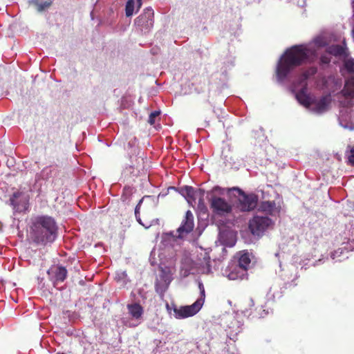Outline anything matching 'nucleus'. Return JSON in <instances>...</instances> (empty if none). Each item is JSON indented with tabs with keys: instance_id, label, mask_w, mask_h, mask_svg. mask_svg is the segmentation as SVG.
Listing matches in <instances>:
<instances>
[{
	"instance_id": "2",
	"label": "nucleus",
	"mask_w": 354,
	"mask_h": 354,
	"mask_svg": "<svg viewBox=\"0 0 354 354\" xmlns=\"http://www.w3.org/2000/svg\"><path fill=\"white\" fill-rule=\"evenodd\" d=\"M308 49L304 45H295L288 48L277 64V75L283 80L296 67L301 66L308 58Z\"/></svg>"
},
{
	"instance_id": "33",
	"label": "nucleus",
	"mask_w": 354,
	"mask_h": 354,
	"mask_svg": "<svg viewBox=\"0 0 354 354\" xmlns=\"http://www.w3.org/2000/svg\"><path fill=\"white\" fill-rule=\"evenodd\" d=\"M196 91L198 93H200L201 91H198L197 89H196Z\"/></svg>"
},
{
	"instance_id": "29",
	"label": "nucleus",
	"mask_w": 354,
	"mask_h": 354,
	"mask_svg": "<svg viewBox=\"0 0 354 354\" xmlns=\"http://www.w3.org/2000/svg\"><path fill=\"white\" fill-rule=\"evenodd\" d=\"M198 288L200 290V292L202 291V290H205V288L203 286V284L202 282H199L198 283Z\"/></svg>"
},
{
	"instance_id": "11",
	"label": "nucleus",
	"mask_w": 354,
	"mask_h": 354,
	"mask_svg": "<svg viewBox=\"0 0 354 354\" xmlns=\"http://www.w3.org/2000/svg\"><path fill=\"white\" fill-rule=\"evenodd\" d=\"M296 98L306 108H310L314 103L310 95L307 93L306 84L296 93Z\"/></svg>"
},
{
	"instance_id": "6",
	"label": "nucleus",
	"mask_w": 354,
	"mask_h": 354,
	"mask_svg": "<svg viewBox=\"0 0 354 354\" xmlns=\"http://www.w3.org/2000/svg\"><path fill=\"white\" fill-rule=\"evenodd\" d=\"M153 10L151 8H147L144 12L135 19V25L141 31L148 32L153 26Z\"/></svg>"
},
{
	"instance_id": "25",
	"label": "nucleus",
	"mask_w": 354,
	"mask_h": 354,
	"mask_svg": "<svg viewBox=\"0 0 354 354\" xmlns=\"http://www.w3.org/2000/svg\"><path fill=\"white\" fill-rule=\"evenodd\" d=\"M160 115V112L155 111L151 112L149 116L148 122L150 124H153L155 123L156 118H157Z\"/></svg>"
},
{
	"instance_id": "5",
	"label": "nucleus",
	"mask_w": 354,
	"mask_h": 354,
	"mask_svg": "<svg viewBox=\"0 0 354 354\" xmlns=\"http://www.w3.org/2000/svg\"><path fill=\"white\" fill-rule=\"evenodd\" d=\"M236 190L239 193L238 207L243 212H250L253 210L257 205L258 196L254 194H246L239 188Z\"/></svg>"
},
{
	"instance_id": "32",
	"label": "nucleus",
	"mask_w": 354,
	"mask_h": 354,
	"mask_svg": "<svg viewBox=\"0 0 354 354\" xmlns=\"http://www.w3.org/2000/svg\"><path fill=\"white\" fill-rule=\"evenodd\" d=\"M121 274L122 275L123 277H127V274H126L125 272H122Z\"/></svg>"
},
{
	"instance_id": "36",
	"label": "nucleus",
	"mask_w": 354,
	"mask_h": 354,
	"mask_svg": "<svg viewBox=\"0 0 354 354\" xmlns=\"http://www.w3.org/2000/svg\"><path fill=\"white\" fill-rule=\"evenodd\" d=\"M352 3H353V4H354V0H353Z\"/></svg>"
},
{
	"instance_id": "18",
	"label": "nucleus",
	"mask_w": 354,
	"mask_h": 354,
	"mask_svg": "<svg viewBox=\"0 0 354 354\" xmlns=\"http://www.w3.org/2000/svg\"><path fill=\"white\" fill-rule=\"evenodd\" d=\"M135 3L137 4L138 8L139 9L142 6V0H128L126 3L125 13L127 17H131L134 10Z\"/></svg>"
},
{
	"instance_id": "9",
	"label": "nucleus",
	"mask_w": 354,
	"mask_h": 354,
	"mask_svg": "<svg viewBox=\"0 0 354 354\" xmlns=\"http://www.w3.org/2000/svg\"><path fill=\"white\" fill-rule=\"evenodd\" d=\"M194 227V215L190 210H187L180 226L177 229L178 235L176 237L182 239L185 235L190 233L193 230Z\"/></svg>"
},
{
	"instance_id": "13",
	"label": "nucleus",
	"mask_w": 354,
	"mask_h": 354,
	"mask_svg": "<svg viewBox=\"0 0 354 354\" xmlns=\"http://www.w3.org/2000/svg\"><path fill=\"white\" fill-rule=\"evenodd\" d=\"M42 136L45 139L43 142V149L44 151L46 153H53L55 151L56 145L53 138L51 132L48 131L46 133H43Z\"/></svg>"
},
{
	"instance_id": "34",
	"label": "nucleus",
	"mask_w": 354,
	"mask_h": 354,
	"mask_svg": "<svg viewBox=\"0 0 354 354\" xmlns=\"http://www.w3.org/2000/svg\"><path fill=\"white\" fill-rule=\"evenodd\" d=\"M334 256H335V254H332V256H331L333 259H335V257H334Z\"/></svg>"
},
{
	"instance_id": "26",
	"label": "nucleus",
	"mask_w": 354,
	"mask_h": 354,
	"mask_svg": "<svg viewBox=\"0 0 354 354\" xmlns=\"http://www.w3.org/2000/svg\"><path fill=\"white\" fill-rule=\"evenodd\" d=\"M349 163L354 166V146L350 150V155L348 156Z\"/></svg>"
},
{
	"instance_id": "27",
	"label": "nucleus",
	"mask_w": 354,
	"mask_h": 354,
	"mask_svg": "<svg viewBox=\"0 0 354 354\" xmlns=\"http://www.w3.org/2000/svg\"><path fill=\"white\" fill-rule=\"evenodd\" d=\"M200 292H201V297L198 298L196 301H201V307H202L203 304H204V301H205V290H202Z\"/></svg>"
},
{
	"instance_id": "7",
	"label": "nucleus",
	"mask_w": 354,
	"mask_h": 354,
	"mask_svg": "<svg viewBox=\"0 0 354 354\" xmlns=\"http://www.w3.org/2000/svg\"><path fill=\"white\" fill-rule=\"evenodd\" d=\"M210 207L214 214L220 216L232 212L231 205L225 199L216 196L210 200Z\"/></svg>"
},
{
	"instance_id": "28",
	"label": "nucleus",
	"mask_w": 354,
	"mask_h": 354,
	"mask_svg": "<svg viewBox=\"0 0 354 354\" xmlns=\"http://www.w3.org/2000/svg\"><path fill=\"white\" fill-rule=\"evenodd\" d=\"M320 61L322 64H328L330 62V59L326 55H322L320 58Z\"/></svg>"
},
{
	"instance_id": "3",
	"label": "nucleus",
	"mask_w": 354,
	"mask_h": 354,
	"mask_svg": "<svg viewBox=\"0 0 354 354\" xmlns=\"http://www.w3.org/2000/svg\"><path fill=\"white\" fill-rule=\"evenodd\" d=\"M238 264L232 266L228 274L230 280L242 279L251 263L250 254L247 250H243L236 254Z\"/></svg>"
},
{
	"instance_id": "12",
	"label": "nucleus",
	"mask_w": 354,
	"mask_h": 354,
	"mask_svg": "<svg viewBox=\"0 0 354 354\" xmlns=\"http://www.w3.org/2000/svg\"><path fill=\"white\" fill-rule=\"evenodd\" d=\"M331 102L330 95L322 96L318 101L314 102L315 106L312 110L317 113H322L326 111Z\"/></svg>"
},
{
	"instance_id": "10",
	"label": "nucleus",
	"mask_w": 354,
	"mask_h": 354,
	"mask_svg": "<svg viewBox=\"0 0 354 354\" xmlns=\"http://www.w3.org/2000/svg\"><path fill=\"white\" fill-rule=\"evenodd\" d=\"M183 192L186 194L188 198L187 201L189 203L196 202V199H198V204L203 203V197L205 195V191L202 189H195L192 187L186 186L183 189Z\"/></svg>"
},
{
	"instance_id": "35",
	"label": "nucleus",
	"mask_w": 354,
	"mask_h": 354,
	"mask_svg": "<svg viewBox=\"0 0 354 354\" xmlns=\"http://www.w3.org/2000/svg\"><path fill=\"white\" fill-rule=\"evenodd\" d=\"M57 354H64V353H57Z\"/></svg>"
},
{
	"instance_id": "19",
	"label": "nucleus",
	"mask_w": 354,
	"mask_h": 354,
	"mask_svg": "<svg viewBox=\"0 0 354 354\" xmlns=\"http://www.w3.org/2000/svg\"><path fill=\"white\" fill-rule=\"evenodd\" d=\"M54 272L56 282H63L67 277V270L62 266H57Z\"/></svg>"
},
{
	"instance_id": "21",
	"label": "nucleus",
	"mask_w": 354,
	"mask_h": 354,
	"mask_svg": "<svg viewBox=\"0 0 354 354\" xmlns=\"http://www.w3.org/2000/svg\"><path fill=\"white\" fill-rule=\"evenodd\" d=\"M33 3L37 6V10L39 12L45 10L46 9H48L52 5V1L50 0L46 1L44 2H41V3H39L38 0H35V1H33Z\"/></svg>"
},
{
	"instance_id": "31",
	"label": "nucleus",
	"mask_w": 354,
	"mask_h": 354,
	"mask_svg": "<svg viewBox=\"0 0 354 354\" xmlns=\"http://www.w3.org/2000/svg\"><path fill=\"white\" fill-rule=\"evenodd\" d=\"M138 205L135 209V214H136V216H137L138 214Z\"/></svg>"
},
{
	"instance_id": "14",
	"label": "nucleus",
	"mask_w": 354,
	"mask_h": 354,
	"mask_svg": "<svg viewBox=\"0 0 354 354\" xmlns=\"http://www.w3.org/2000/svg\"><path fill=\"white\" fill-rule=\"evenodd\" d=\"M259 210L270 215H274L279 212V209L277 207L274 201L261 202L259 206Z\"/></svg>"
},
{
	"instance_id": "15",
	"label": "nucleus",
	"mask_w": 354,
	"mask_h": 354,
	"mask_svg": "<svg viewBox=\"0 0 354 354\" xmlns=\"http://www.w3.org/2000/svg\"><path fill=\"white\" fill-rule=\"evenodd\" d=\"M127 309L133 318L139 319L144 313L143 308L138 303L127 305Z\"/></svg>"
},
{
	"instance_id": "24",
	"label": "nucleus",
	"mask_w": 354,
	"mask_h": 354,
	"mask_svg": "<svg viewBox=\"0 0 354 354\" xmlns=\"http://www.w3.org/2000/svg\"><path fill=\"white\" fill-rule=\"evenodd\" d=\"M344 66L348 72H350V73L354 72V60L353 59L346 60L345 62Z\"/></svg>"
},
{
	"instance_id": "23",
	"label": "nucleus",
	"mask_w": 354,
	"mask_h": 354,
	"mask_svg": "<svg viewBox=\"0 0 354 354\" xmlns=\"http://www.w3.org/2000/svg\"><path fill=\"white\" fill-rule=\"evenodd\" d=\"M203 261L205 264V267H204V271L203 273L205 274H209L212 272V266H211V261H210V257L207 253H205L203 257Z\"/></svg>"
},
{
	"instance_id": "20",
	"label": "nucleus",
	"mask_w": 354,
	"mask_h": 354,
	"mask_svg": "<svg viewBox=\"0 0 354 354\" xmlns=\"http://www.w3.org/2000/svg\"><path fill=\"white\" fill-rule=\"evenodd\" d=\"M345 48L341 45H331L328 48V52L335 56H341L345 54Z\"/></svg>"
},
{
	"instance_id": "30",
	"label": "nucleus",
	"mask_w": 354,
	"mask_h": 354,
	"mask_svg": "<svg viewBox=\"0 0 354 354\" xmlns=\"http://www.w3.org/2000/svg\"><path fill=\"white\" fill-rule=\"evenodd\" d=\"M248 306H250V307H252V306H254V300L252 299H250L248 301Z\"/></svg>"
},
{
	"instance_id": "22",
	"label": "nucleus",
	"mask_w": 354,
	"mask_h": 354,
	"mask_svg": "<svg viewBox=\"0 0 354 354\" xmlns=\"http://www.w3.org/2000/svg\"><path fill=\"white\" fill-rule=\"evenodd\" d=\"M317 72V68L315 66H311L307 68L304 73H302V77L304 80H306L310 77L315 75Z\"/></svg>"
},
{
	"instance_id": "8",
	"label": "nucleus",
	"mask_w": 354,
	"mask_h": 354,
	"mask_svg": "<svg viewBox=\"0 0 354 354\" xmlns=\"http://www.w3.org/2000/svg\"><path fill=\"white\" fill-rule=\"evenodd\" d=\"M201 301H195L190 306H181L179 308H175L174 309L175 317L183 319L196 315L201 308Z\"/></svg>"
},
{
	"instance_id": "16",
	"label": "nucleus",
	"mask_w": 354,
	"mask_h": 354,
	"mask_svg": "<svg viewBox=\"0 0 354 354\" xmlns=\"http://www.w3.org/2000/svg\"><path fill=\"white\" fill-rule=\"evenodd\" d=\"M342 92L346 97H354V77H351L346 80L344 89Z\"/></svg>"
},
{
	"instance_id": "1",
	"label": "nucleus",
	"mask_w": 354,
	"mask_h": 354,
	"mask_svg": "<svg viewBox=\"0 0 354 354\" xmlns=\"http://www.w3.org/2000/svg\"><path fill=\"white\" fill-rule=\"evenodd\" d=\"M58 226L55 218L48 215H37L30 220L28 239L36 245L45 247L57 239Z\"/></svg>"
},
{
	"instance_id": "4",
	"label": "nucleus",
	"mask_w": 354,
	"mask_h": 354,
	"mask_svg": "<svg viewBox=\"0 0 354 354\" xmlns=\"http://www.w3.org/2000/svg\"><path fill=\"white\" fill-rule=\"evenodd\" d=\"M272 224V220L268 216H254L250 220L248 227L254 236H260Z\"/></svg>"
},
{
	"instance_id": "17",
	"label": "nucleus",
	"mask_w": 354,
	"mask_h": 354,
	"mask_svg": "<svg viewBox=\"0 0 354 354\" xmlns=\"http://www.w3.org/2000/svg\"><path fill=\"white\" fill-rule=\"evenodd\" d=\"M21 196H22V192H16L13 193V194L11 196V197L10 198V205L12 206L13 209L16 212H20L26 209V207L21 206L20 205V203L17 201V199L19 198Z\"/></svg>"
}]
</instances>
